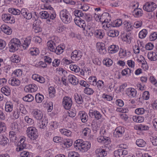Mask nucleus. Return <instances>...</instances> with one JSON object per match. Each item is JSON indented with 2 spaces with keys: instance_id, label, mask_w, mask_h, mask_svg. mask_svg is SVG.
Listing matches in <instances>:
<instances>
[{
  "instance_id": "19",
  "label": "nucleus",
  "mask_w": 157,
  "mask_h": 157,
  "mask_svg": "<svg viewBox=\"0 0 157 157\" xmlns=\"http://www.w3.org/2000/svg\"><path fill=\"white\" fill-rule=\"evenodd\" d=\"M8 82L12 86H17L20 85V81L15 78H11L9 79Z\"/></svg>"
},
{
  "instance_id": "1",
  "label": "nucleus",
  "mask_w": 157,
  "mask_h": 157,
  "mask_svg": "<svg viewBox=\"0 0 157 157\" xmlns=\"http://www.w3.org/2000/svg\"><path fill=\"white\" fill-rule=\"evenodd\" d=\"M44 7L48 10L49 11H43L40 12L39 13V15L42 19H47L50 18L52 20L55 19L56 17V14L53 11V8L51 7L50 6L45 5Z\"/></svg>"
},
{
  "instance_id": "24",
  "label": "nucleus",
  "mask_w": 157,
  "mask_h": 157,
  "mask_svg": "<svg viewBox=\"0 0 157 157\" xmlns=\"http://www.w3.org/2000/svg\"><path fill=\"white\" fill-rule=\"evenodd\" d=\"M32 78L33 79L40 83H44L45 82V78L37 74H35L33 75L32 76Z\"/></svg>"
},
{
  "instance_id": "50",
  "label": "nucleus",
  "mask_w": 157,
  "mask_h": 157,
  "mask_svg": "<svg viewBox=\"0 0 157 157\" xmlns=\"http://www.w3.org/2000/svg\"><path fill=\"white\" fill-rule=\"evenodd\" d=\"M47 122L45 119L40 121L39 123V127L40 128H44L47 125Z\"/></svg>"
},
{
  "instance_id": "38",
  "label": "nucleus",
  "mask_w": 157,
  "mask_h": 157,
  "mask_svg": "<svg viewBox=\"0 0 157 157\" xmlns=\"http://www.w3.org/2000/svg\"><path fill=\"white\" fill-rule=\"evenodd\" d=\"M136 144L138 146L140 147H144L146 144V142L142 139L137 140L136 142Z\"/></svg>"
},
{
  "instance_id": "53",
  "label": "nucleus",
  "mask_w": 157,
  "mask_h": 157,
  "mask_svg": "<svg viewBox=\"0 0 157 157\" xmlns=\"http://www.w3.org/2000/svg\"><path fill=\"white\" fill-rule=\"evenodd\" d=\"M48 91L50 96L51 97H53L54 96V94L56 93V91L55 89L53 87H50L49 88Z\"/></svg>"
},
{
  "instance_id": "54",
  "label": "nucleus",
  "mask_w": 157,
  "mask_h": 157,
  "mask_svg": "<svg viewBox=\"0 0 157 157\" xmlns=\"http://www.w3.org/2000/svg\"><path fill=\"white\" fill-rule=\"evenodd\" d=\"M84 93L88 95H91L94 93V91L91 88H86L84 90Z\"/></svg>"
},
{
  "instance_id": "6",
  "label": "nucleus",
  "mask_w": 157,
  "mask_h": 157,
  "mask_svg": "<svg viewBox=\"0 0 157 157\" xmlns=\"http://www.w3.org/2000/svg\"><path fill=\"white\" fill-rule=\"evenodd\" d=\"M75 16L78 17H81L83 19H84L87 21L90 22L92 20V17L90 14H84L82 11L77 10H75L74 12Z\"/></svg>"
},
{
  "instance_id": "12",
  "label": "nucleus",
  "mask_w": 157,
  "mask_h": 157,
  "mask_svg": "<svg viewBox=\"0 0 157 157\" xmlns=\"http://www.w3.org/2000/svg\"><path fill=\"white\" fill-rule=\"evenodd\" d=\"M25 138H22L17 144V147L16 148V150L17 151H20L25 148L26 147V144L25 143Z\"/></svg>"
},
{
  "instance_id": "34",
  "label": "nucleus",
  "mask_w": 157,
  "mask_h": 157,
  "mask_svg": "<svg viewBox=\"0 0 157 157\" xmlns=\"http://www.w3.org/2000/svg\"><path fill=\"white\" fill-rule=\"evenodd\" d=\"M13 109V105L11 102H7L6 104L5 109L6 111L7 112H11Z\"/></svg>"
},
{
  "instance_id": "32",
  "label": "nucleus",
  "mask_w": 157,
  "mask_h": 157,
  "mask_svg": "<svg viewBox=\"0 0 157 157\" xmlns=\"http://www.w3.org/2000/svg\"><path fill=\"white\" fill-rule=\"evenodd\" d=\"M8 11L13 15H19L21 14V10H20L18 9L12 8L9 9Z\"/></svg>"
},
{
  "instance_id": "26",
  "label": "nucleus",
  "mask_w": 157,
  "mask_h": 157,
  "mask_svg": "<svg viewBox=\"0 0 157 157\" xmlns=\"http://www.w3.org/2000/svg\"><path fill=\"white\" fill-rule=\"evenodd\" d=\"M142 10L140 8H135L132 11L133 14L136 17H140L143 14Z\"/></svg>"
},
{
  "instance_id": "20",
  "label": "nucleus",
  "mask_w": 157,
  "mask_h": 157,
  "mask_svg": "<svg viewBox=\"0 0 157 157\" xmlns=\"http://www.w3.org/2000/svg\"><path fill=\"white\" fill-rule=\"evenodd\" d=\"M67 79L69 82L73 85H75L78 83V79L73 75H69L67 77Z\"/></svg>"
},
{
  "instance_id": "30",
  "label": "nucleus",
  "mask_w": 157,
  "mask_h": 157,
  "mask_svg": "<svg viewBox=\"0 0 157 157\" xmlns=\"http://www.w3.org/2000/svg\"><path fill=\"white\" fill-rule=\"evenodd\" d=\"M75 99L76 102L78 104H81L83 102V99L81 95L80 94L79 95L77 93L75 94Z\"/></svg>"
},
{
  "instance_id": "47",
  "label": "nucleus",
  "mask_w": 157,
  "mask_h": 157,
  "mask_svg": "<svg viewBox=\"0 0 157 157\" xmlns=\"http://www.w3.org/2000/svg\"><path fill=\"white\" fill-rule=\"evenodd\" d=\"M146 111L144 108H140L136 109L135 111V113L138 115L143 114Z\"/></svg>"
},
{
  "instance_id": "51",
  "label": "nucleus",
  "mask_w": 157,
  "mask_h": 157,
  "mask_svg": "<svg viewBox=\"0 0 157 157\" xmlns=\"http://www.w3.org/2000/svg\"><path fill=\"white\" fill-rule=\"evenodd\" d=\"M73 142L71 139H68L66 141H63V144L67 147H69L71 146L73 144Z\"/></svg>"
},
{
  "instance_id": "48",
  "label": "nucleus",
  "mask_w": 157,
  "mask_h": 157,
  "mask_svg": "<svg viewBox=\"0 0 157 157\" xmlns=\"http://www.w3.org/2000/svg\"><path fill=\"white\" fill-rule=\"evenodd\" d=\"M103 62L104 64L107 66L110 67L113 64V61L109 58H107L104 60Z\"/></svg>"
},
{
  "instance_id": "17",
  "label": "nucleus",
  "mask_w": 157,
  "mask_h": 157,
  "mask_svg": "<svg viewBox=\"0 0 157 157\" xmlns=\"http://www.w3.org/2000/svg\"><path fill=\"white\" fill-rule=\"evenodd\" d=\"M97 48L100 54H104L106 53V50L104 44L97 43Z\"/></svg>"
},
{
  "instance_id": "59",
  "label": "nucleus",
  "mask_w": 157,
  "mask_h": 157,
  "mask_svg": "<svg viewBox=\"0 0 157 157\" xmlns=\"http://www.w3.org/2000/svg\"><path fill=\"white\" fill-rule=\"evenodd\" d=\"M81 119L82 122H86L88 119V116L86 113H82L81 116Z\"/></svg>"
},
{
  "instance_id": "40",
  "label": "nucleus",
  "mask_w": 157,
  "mask_h": 157,
  "mask_svg": "<svg viewBox=\"0 0 157 157\" xmlns=\"http://www.w3.org/2000/svg\"><path fill=\"white\" fill-rule=\"evenodd\" d=\"M118 35V32L115 30H110L107 33V35L111 37H114L117 36Z\"/></svg>"
},
{
  "instance_id": "61",
  "label": "nucleus",
  "mask_w": 157,
  "mask_h": 157,
  "mask_svg": "<svg viewBox=\"0 0 157 157\" xmlns=\"http://www.w3.org/2000/svg\"><path fill=\"white\" fill-rule=\"evenodd\" d=\"M53 141L56 143H62L63 144V140L62 138L58 136L54 137L53 138Z\"/></svg>"
},
{
  "instance_id": "63",
  "label": "nucleus",
  "mask_w": 157,
  "mask_h": 157,
  "mask_svg": "<svg viewBox=\"0 0 157 157\" xmlns=\"http://www.w3.org/2000/svg\"><path fill=\"white\" fill-rule=\"evenodd\" d=\"M25 120L26 122L29 124H31L34 123V121L29 116H26L25 117Z\"/></svg>"
},
{
  "instance_id": "41",
  "label": "nucleus",
  "mask_w": 157,
  "mask_h": 157,
  "mask_svg": "<svg viewBox=\"0 0 157 157\" xmlns=\"http://www.w3.org/2000/svg\"><path fill=\"white\" fill-rule=\"evenodd\" d=\"M126 30L127 31H131L133 29L132 25H131V23L128 21H125L124 22Z\"/></svg>"
},
{
  "instance_id": "5",
  "label": "nucleus",
  "mask_w": 157,
  "mask_h": 157,
  "mask_svg": "<svg viewBox=\"0 0 157 157\" xmlns=\"http://www.w3.org/2000/svg\"><path fill=\"white\" fill-rule=\"evenodd\" d=\"M28 136L31 140H36L38 136V133L36 129L34 127L28 128L26 130Z\"/></svg>"
},
{
  "instance_id": "11",
  "label": "nucleus",
  "mask_w": 157,
  "mask_h": 157,
  "mask_svg": "<svg viewBox=\"0 0 157 157\" xmlns=\"http://www.w3.org/2000/svg\"><path fill=\"white\" fill-rule=\"evenodd\" d=\"M2 18V20L6 22L11 23L14 21L12 15L9 13L3 14Z\"/></svg>"
},
{
  "instance_id": "43",
  "label": "nucleus",
  "mask_w": 157,
  "mask_h": 157,
  "mask_svg": "<svg viewBox=\"0 0 157 157\" xmlns=\"http://www.w3.org/2000/svg\"><path fill=\"white\" fill-rule=\"evenodd\" d=\"M147 34V30L146 29H143L140 32L139 34V37L140 38H144L146 36Z\"/></svg>"
},
{
  "instance_id": "14",
  "label": "nucleus",
  "mask_w": 157,
  "mask_h": 157,
  "mask_svg": "<svg viewBox=\"0 0 157 157\" xmlns=\"http://www.w3.org/2000/svg\"><path fill=\"white\" fill-rule=\"evenodd\" d=\"M21 14L24 18L28 20L30 19L32 17V13L26 8L21 9Z\"/></svg>"
},
{
  "instance_id": "23",
  "label": "nucleus",
  "mask_w": 157,
  "mask_h": 157,
  "mask_svg": "<svg viewBox=\"0 0 157 157\" xmlns=\"http://www.w3.org/2000/svg\"><path fill=\"white\" fill-rule=\"evenodd\" d=\"M109 139V137L101 136L98 138L97 140L99 142L108 144L110 142Z\"/></svg>"
},
{
  "instance_id": "7",
  "label": "nucleus",
  "mask_w": 157,
  "mask_h": 157,
  "mask_svg": "<svg viewBox=\"0 0 157 157\" xmlns=\"http://www.w3.org/2000/svg\"><path fill=\"white\" fill-rule=\"evenodd\" d=\"M71 99L67 96L64 97L63 100L62 105L64 108L67 110L70 109L72 105Z\"/></svg>"
},
{
  "instance_id": "16",
  "label": "nucleus",
  "mask_w": 157,
  "mask_h": 157,
  "mask_svg": "<svg viewBox=\"0 0 157 157\" xmlns=\"http://www.w3.org/2000/svg\"><path fill=\"white\" fill-rule=\"evenodd\" d=\"M89 115L91 117H94L97 120L100 119L101 117L100 113L98 111H93L92 110H90L89 111Z\"/></svg>"
},
{
  "instance_id": "15",
  "label": "nucleus",
  "mask_w": 157,
  "mask_h": 157,
  "mask_svg": "<svg viewBox=\"0 0 157 157\" xmlns=\"http://www.w3.org/2000/svg\"><path fill=\"white\" fill-rule=\"evenodd\" d=\"M32 114L34 118L37 120H41L43 117V114L42 112L38 109L33 110Z\"/></svg>"
},
{
  "instance_id": "21",
  "label": "nucleus",
  "mask_w": 157,
  "mask_h": 157,
  "mask_svg": "<svg viewBox=\"0 0 157 157\" xmlns=\"http://www.w3.org/2000/svg\"><path fill=\"white\" fill-rule=\"evenodd\" d=\"M47 45L48 49L51 52H54L55 50L57 44L52 40L48 41L47 43Z\"/></svg>"
},
{
  "instance_id": "18",
  "label": "nucleus",
  "mask_w": 157,
  "mask_h": 157,
  "mask_svg": "<svg viewBox=\"0 0 157 157\" xmlns=\"http://www.w3.org/2000/svg\"><path fill=\"white\" fill-rule=\"evenodd\" d=\"M126 94L128 96L135 97L137 94V91L134 89L130 88L127 89L126 91Z\"/></svg>"
},
{
  "instance_id": "27",
  "label": "nucleus",
  "mask_w": 157,
  "mask_h": 157,
  "mask_svg": "<svg viewBox=\"0 0 157 157\" xmlns=\"http://www.w3.org/2000/svg\"><path fill=\"white\" fill-rule=\"evenodd\" d=\"M147 56L148 58L151 61H155L157 60V55L155 52H149Z\"/></svg>"
},
{
  "instance_id": "29",
  "label": "nucleus",
  "mask_w": 157,
  "mask_h": 157,
  "mask_svg": "<svg viewBox=\"0 0 157 157\" xmlns=\"http://www.w3.org/2000/svg\"><path fill=\"white\" fill-rule=\"evenodd\" d=\"M119 50V47L117 46L113 45L109 47L108 48L109 52L110 53H114L117 52Z\"/></svg>"
},
{
  "instance_id": "44",
  "label": "nucleus",
  "mask_w": 157,
  "mask_h": 157,
  "mask_svg": "<svg viewBox=\"0 0 157 157\" xmlns=\"http://www.w3.org/2000/svg\"><path fill=\"white\" fill-rule=\"evenodd\" d=\"M70 68L71 70L74 71L75 72H78L80 70L79 67L76 65H70Z\"/></svg>"
},
{
  "instance_id": "56",
  "label": "nucleus",
  "mask_w": 157,
  "mask_h": 157,
  "mask_svg": "<svg viewBox=\"0 0 157 157\" xmlns=\"http://www.w3.org/2000/svg\"><path fill=\"white\" fill-rule=\"evenodd\" d=\"M12 130H13V132H16L18 131V124L16 123H12L11 126Z\"/></svg>"
},
{
  "instance_id": "25",
  "label": "nucleus",
  "mask_w": 157,
  "mask_h": 157,
  "mask_svg": "<svg viewBox=\"0 0 157 157\" xmlns=\"http://www.w3.org/2000/svg\"><path fill=\"white\" fill-rule=\"evenodd\" d=\"M95 36L97 38L101 39L105 35L104 31L102 30H97L94 32Z\"/></svg>"
},
{
  "instance_id": "13",
  "label": "nucleus",
  "mask_w": 157,
  "mask_h": 157,
  "mask_svg": "<svg viewBox=\"0 0 157 157\" xmlns=\"http://www.w3.org/2000/svg\"><path fill=\"white\" fill-rule=\"evenodd\" d=\"M75 22V24L80 28L83 29V30H85V28L86 27V24L84 20L82 19L79 17L78 18H75L74 19Z\"/></svg>"
},
{
  "instance_id": "33",
  "label": "nucleus",
  "mask_w": 157,
  "mask_h": 157,
  "mask_svg": "<svg viewBox=\"0 0 157 157\" xmlns=\"http://www.w3.org/2000/svg\"><path fill=\"white\" fill-rule=\"evenodd\" d=\"M1 91L6 96L10 95V89L7 86H5L2 87L1 89Z\"/></svg>"
},
{
  "instance_id": "62",
  "label": "nucleus",
  "mask_w": 157,
  "mask_h": 157,
  "mask_svg": "<svg viewBox=\"0 0 157 157\" xmlns=\"http://www.w3.org/2000/svg\"><path fill=\"white\" fill-rule=\"evenodd\" d=\"M142 25V22L141 21H136L133 24V27L138 28L141 27Z\"/></svg>"
},
{
  "instance_id": "55",
  "label": "nucleus",
  "mask_w": 157,
  "mask_h": 157,
  "mask_svg": "<svg viewBox=\"0 0 157 157\" xmlns=\"http://www.w3.org/2000/svg\"><path fill=\"white\" fill-rule=\"evenodd\" d=\"M68 157H80V155L77 152L74 151L69 152Z\"/></svg>"
},
{
  "instance_id": "31",
  "label": "nucleus",
  "mask_w": 157,
  "mask_h": 157,
  "mask_svg": "<svg viewBox=\"0 0 157 157\" xmlns=\"http://www.w3.org/2000/svg\"><path fill=\"white\" fill-rule=\"evenodd\" d=\"M125 130L124 127L121 126H119L116 128L114 133V134H117L119 135H121L124 132Z\"/></svg>"
},
{
  "instance_id": "64",
  "label": "nucleus",
  "mask_w": 157,
  "mask_h": 157,
  "mask_svg": "<svg viewBox=\"0 0 157 157\" xmlns=\"http://www.w3.org/2000/svg\"><path fill=\"white\" fill-rule=\"evenodd\" d=\"M157 38V33L154 32L150 35L149 36V39L151 41H154Z\"/></svg>"
},
{
  "instance_id": "8",
  "label": "nucleus",
  "mask_w": 157,
  "mask_h": 157,
  "mask_svg": "<svg viewBox=\"0 0 157 157\" xmlns=\"http://www.w3.org/2000/svg\"><path fill=\"white\" fill-rule=\"evenodd\" d=\"M156 4L153 2H147L144 5L143 9L146 11L150 12L153 11L156 8Z\"/></svg>"
},
{
  "instance_id": "3",
  "label": "nucleus",
  "mask_w": 157,
  "mask_h": 157,
  "mask_svg": "<svg viewBox=\"0 0 157 157\" xmlns=\"http://www.w3.org/2000/svg\"><path fill=\"white\" fill-rule=\"evenodd\" d=\"M21 44V42L19 39L16 38L11 39L8 45L10 51L14 52L17 50Z\"/></svg>"
},
{
  "instance_id": "60",
  "label": "nucleus",
  "mask_w": 157,
  "mask_h": 157,
  "mask_svg": "<svg viewBox=\"0 0 157 157\" xmlns=\"http://www.w3.org/2000/svg\"><path fill=\"white\" fill-rule=\"evenodd\" d=\"M97 85L99 90L102 89L104 87V82L101 80H99L97 82Z\"/></svg>"
},
{
  "instance_id": "42",
  "label": "nucleus",
  "mask_w": 157,
  "mask_h": 157,
  "mask_svg": "<svg viewBox=\"0 0 157 157\" xmlns=\"http://www.w3.org/2000/svg\"><path fill=\"white\" fill-rule=\"evenodd\" d=\"M131 73V70L129 68H127L123 70L121 72L123 75H127L128 76H130Z\"/></svg>"
},
{
  "instance_id": "52",
  "label": "nucleus",
  "mask_w": 157,
  "mask_h": 157,
  "mask_svg": "<svg viewBox=\"0 0 157 157\" xmlns=\"http://www.w3.org/2000/svg\"><path fill=\"white\" fill-rule=\"evenodd\" d=\"M122 21L121 19H117L113 23V27H117L121 26L122 24Z\"/></svg>"
},
{
  "instance_id": "45",
  "label": "nucleus",
  "mask_w": 157,
  "mask_h": 157,
  "mask_svg": "<svg viewBox=\"0 0 157 157\" xmlns=\"http://www.w3.org/2000/svg\"><path fill=\"white\" fill-rule=\"evenodd\" d=\"M60 131L61 134L67 136H70L71 133L70 130L64 128L60 129Z\"/></svg>"
},
{
  "instance_id": "4",
  "label": "nucleus",
  "mask_w": 157,
  "mask_h": 157,
  "mask_svg": "<svg viewBox=\"0 0 157 157\" xmlns=\"http://www.w3.org/2000/svg\"><path fill=\"white\" fill-rule=\"evenodd\" d=\"M60 17L63 22L65 24L70 23L72 19L71 16L66 10H63L60 12Z\"/></svg>"
},
{
  "instance_id": "9",
  "label": "nucleus",
  "mask_w": 157,
  "mask_h": 157,
  "mask_svg": "<svg viewBox=\"0 0 157 157\" xmlns=\"http://www.w3.org/2000/svg\"><path fill=\"white\" fill-rule=\"evenodd\" d=\"M82 55L81 51L78 50L74 51L71 54V59L73 60H78L80 59Z\"/></svg>"
},
{
  "instance_id": "28",
  "label": "nucleus",
  "mask_w": 157,
  "mask_h": 157,
  "mask_svg": "<svg viewBox=\"0 0 157 157\" xmlns=\"http://www.w3.org/2000/svg\"><path fill=\"white\" fill-rule=\"evenodd\" d=\"M32 37L31 36H28L25 39L23 47L24 49L28 47L31 43Z\"/></svg>"
},
{
  "instance_id": "39",
  "label": "nucleus",
  "mask_w": 157,
  "mask_h": 157,
  "mask_svg": "<svg viewBox=\"0 0 157 157\" xmlns=\"http://www.w3.org/2000/svg\"><path fill=\"white\" fill-rule=\"evenodd\" d=\"M35 98L36 102L40 103L44 99V97L43 95L40 94V93H38L36 95Z\"/></svg>"
},
{
  "instance_id": "36",
  "label": "nucleus",
  "mask_w": 157,
  "mask_h": 157,
  "mask_svg": "<svg viewBox=\"0 0 157 157\" xmlns=\"http://www.w3.org/2000/svg\"><path fill=\"white\" fill-rule=\"evenodd\" d=\"M9 137L10 141L15 142L17 140L16 135L15 132L13 131L9 132Z\"/></svg>"
},
{
  "instance_id": "58",
  "label": "nucleus",
  "mask_w": 157,
  "mask_h": 157,
  "mask_svg": "<svg viewBox=\"0 0 157 157\" xmlns=\"http://www.w3.org/2000/svg\"><path fill=\"white\" fill-rule=\"evenodd\" d=\"M22 71L19 69H17L13 73L12 75H14L17 77H20L22 75Z\"/></svg>"
},
{
  "instance_id": "10",
  "label": "nucleus",
  "mask_w": 157,
  "mask_h": 157,
  "mask_svg": "<svg viewBox=\"0 0 157 157\" xmlns=\"http://www.w3.org/2000/svg\"><path fill=\"white\" fill-rule=\"evenodd\" d=\"M128 151L127 150L123 149H119L114 152V156L115 157H124L127 155Z\"/></svg>"
},
{
  "instance_id": "2",
  "label": "nucleus",
  "mask_w": 157,
  "mask_h": 157,
  "mask_svg": "<svg viewBox=\"0 0 157 157\" xmlns=\"http://www.w3.org/2000/svg\"><path fill=\"white\" fill-rule=\"evenodd\" d=\"M75 148L82 152L87 151L90 147L91 144L88 141H84L81 139H78L75 142Z\"/></svg>"
},
{
  "instance_id": "49",
  "label": "nucleus",
  "mask_w": 157,
  "mask_h": 157,
  "mask_svg": "<svg viewBox=\"0 0 157 157\" xmlns=\"http://www.w3.org/2000/svg\"><path fill=\"white\" fill-rule=\"evenodd\" d=\"M2 138L0 140V144L3 146H5L9 142V140L6 137L2 136Z\"/></svg>"
},
{
  "instance_id": "37",
  "label": "nucleus",
  "mask_w": 157,
  "mask_h": 157,
  "mask_svg": "<svg viewBox=\"0 0 157 157\" xmlns=\"http://www.w3.org/2000/svg\"><path fill=\"white\" fill-rule=\"evenodd\" d=\"M23 100L27 102H31L34 100V97L31 94H29L23 98Z\"/></svg>"
},
{
  "instance_id": "46",
  "label": "nucleus",
  "mask_w": 157,
  "mask_h": 157,
  "mask_svg": "<svg viewBox=\"0 0 157 157\" xmlns=\"http://www.w3.org/2000/svg\"><path fill=\"white\" fill-rule=\"evenodd\" d=\"M21 59L19 56L17 55L12 56L11 61L12 62L15 63H18L20 61Z\"/></svg>"
},
{
  "instance_id": "35",
  "label": "nucleus",
  "mask_w": 157,
  "mask_h": 157,
  "mask_svg": "<svg viewBox=\"0 0 157 157\" xmlns=\"http://www.w3.org/2000/svg\"><path fill=\"white\" fill-rule=\"evenodd\" d=\"M133 121L136 122L141 123L144 120V117L140 116H134L132 117Z\"/></svg>"
},
{
  "instance_id": "22",
  "label": "nucleus",
  "mask_w": 157,
  "mask_h": 157,
  "mask_svg": "<svg viewBox=\"0 0 157 157\" xmlns=\"http://www.w3.org/2000/svg\"><path fill=\"white\" fill-rule=\"evenodd\" d=\"M2 31L7 35H10L12 33L11 29L7 25H2L1 27Z\"/></svg>"
},
{
  "instance_id": "57",
  "label": "nucleus",
  "mask_w": 157,
  "mask_h": 157,
  "mask_svg": "<svg viewBox=\"0 0 157 157\" xmlns=\"http://www.w3.org/2000/svg\"><path fill=\"white\" fill-rule=\"evenodd\" d=\"M98 151V155L99 157H103L107 155V153L104 149H100Z\"/></svg>"
}]
</instances>
